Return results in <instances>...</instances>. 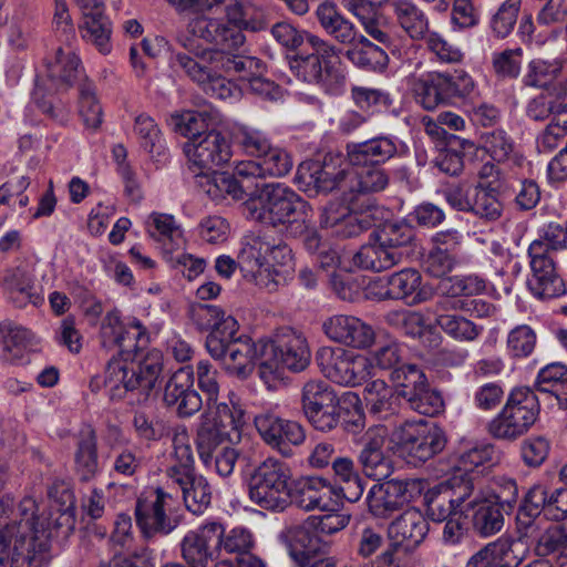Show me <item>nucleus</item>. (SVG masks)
Returning a JSON list of instances; mask_svg holds the SVG:
<instances>
[{"label":"nucleus","mask_w":567,"mask_h":567,"mask_svg":"<svg viewBox=\"0 0 567 567\" xmlns=\"http://www.w3.org/2000/svg\"><path fill=\"white\" fill-rule=\"evenodd\" d=\"M293 166L290 154L282 147L272 144V146L258 159L239 161L238 173L245 178H251L258 185L264 183L266 177H282L287 175Z\"/></svg>","instance_id":"nucleus-26"},{"label":"nucleus","mask_w":567,"mask_h":567,"mask_svg":"<svg viewBox=\"0 0 567 567\" xmlns=\"http://www.w3.org/2000/svg\"><path fill=\"white\" fill-rule=\"evenodd\" d=\"M190 313L193 321L200 330L209 331L205 342H208L215 333L219 332L224 336L239 329L235 317L214 305H194Z\"/></svg>","instance_id":"nucleus-38"},{"label":"nucleus","mask_w":567,"mask_h":567,"mask_svg":"<svg viewBox=\"0 0 567 567\" xmlns=\"http://www.w3.org/2000/svg\"><path fill=\"white\" fill-rule=\"evenodd\" d=\"M483 147L494 161L507 163L513 168H520L526 163L524 155L516 150L514 142L503 130L485 134Z\"/></svg>","instance_id":"nucleus-46"},{"label":"nucleus","mask_w":567,"mask_h":567,"mask_svg":"<svg viewBox=\"0 0 567 567\" xmlns=\"http://www.w3.org/2000/svg\"><path fill=\"white\" fill-rule=\"evenodd\" d=\"M468 212L486 220H496L502 215L503 205L494 190L480 183L474 189Z\"/></svg>","instance_id":"nucleus-61"},{"label":"nucleus","mask_w":567,"mask_h":567,"mask_svg":"<svg viewBox=\"0 0 567 567\" xmlns=\"http://www.w3.org/2000/svg\"><path fill=\"white\" fill-rule=\"evenodd\" d=\"M535 393L527 388L513 390L502 410L487 423L489 436L498 441L514 442L534 425L538 416Z\"/></svg>","instance_id":"nucleus-7"},{"label":"nucleus","mask_w":567,"mask_h":567,"mask_svg":"<svg viewBox=\"0 0 567 567\" xmlns=\"http://www.w3.org/2000/svg\"><path fill=\"white\" fill-rule=\"evenodd\" d=\"M0 284L9 300L18 308L43 303V297L35 290L31 277L23 270L9 269L3 272Z\"/></svg>","instance_id":"nucleus-36"},{"label":"nucleus","mask_w":567,"mask_h":567,"mask_svg":"<svg viewBox=\"0 0 567 567\" xmlns=\"http://www.w3.org/2000/svg\"><path fill=\"white\" fill-rule=\"evenodd\" d=\"M101 343L106 349L118 348L116 358L130 357L145 348L150 341L146 328L137 318H128L122 321L120 311H109L101 322Z\"/></svg>","instance_id":"nucleus-13"},{"label":"nucleus","mask_w":567,"mask_h":567,"mask_svg":"<svg viewBox=\"0 0 567 567\" xmlns=\"http://www.w3.org/2000/svg\"><path fill=\"white\" fill-rule=\"evenodd\" d=\"M75 473L82 482H90L100 473L97 440L94 431L81 433L74 453Z\"/></svg>","instance_id":"nucleus-42"},{"label":"nucleus","mask_w":567,"mask_h":567,"mask_svg":"<svg viewBox=\"0 0 567 567\" xmlns=\"http://www.w3.org/2000/svg\"><path fill=\"white\" fill-rule=\"evenodd\" d=\"M496 567H517L529 553V546L524 537H499L489 543Z\"/></svg>","instance_id":"nucleus-52"},{"label":"nucleus","mask_w":567,"mask_h":567,"mask_svg":"<svg viewBox=\"0 0 567 567\" xmlns=\"http://www.w3.org/2000/svg\"><path fill=\"white\" fill-rule=\"evenodd\" d=\"M337 497L338 489L321 476L300 477L291 492V502L306 512L330 511Z\"/></svg>","instance_id":"nucleus-24"},{"label":"nucleus","mask_w":567,"mask_h":567,"mask_svg":"<svg viewBox=\"0 0 567 567\" xmlns=\"http://www.w3.org/2000/svg\"><path fill=\"white\" fill-rule=\"evenodd\" d=\"M567 135V103L566 106L556 111L549 124L537 140L538 148L545 152L555 150Z\"/></svg>","instance_id":"nucleus-64"},{"label":"nucleus","mask_w":567,"mask_h":567,"mask_svg":"<svg viewBox=\"0 0 567 567\" xmlns=\"http://www.w3.org/2000/svg\"><path fill=\"white\" fill-rule=\"evenodd\" d=\"M184 151L188 162L200 171L224 165L233 156L229 140L215 130L207 132L198 141H188Z\"/></svg>","instance_id":"nucleus-21"},{"label":"nucleus","mask_w":567,"mask_h":567,"mask_svg":"<svg viewBox=\"0 0 567 567\" xmlns=\"http://www.w3.org/2000/svg\"><path fill=\"white\" fill-rule=\"evenodd\" d=\"M422 481L390 480L373 485L367 496L369 512L377 518H386L421 495Z\"/></svg>","instance_id":"nucleus-14"},{"label":"nucleus","mask_w":567,"mask_h":567,"mask_svg":"<svg viewBox=\"0 0 567 567\" xmlns=\"http://www.w3.org/2000/svg\"><path fill=\"white\" fill-rule=\"evenodd\" d=\"M237 267L247 281L274 292L293 271L295 256L284 240L267 233H249L241 238L237 260L221 255L215 261L217 274L225 279H229Z\"/></svg>","instance_id":"nucleus-2"},{"label":"nucleus","mask_w":567,"mask_h":567,"mask_svg":"<svg viewBox=\"0 0 567 567\" xmlns=\"http://www.w3.org/2000/svg\"><path fill=\"white\" fill-rule=\"evenodd\" d=\"M463 309L461 300L443 298L429 308L435 324L451 339L461 343L474 342L482 334V326L474 323L455 311Z\"/></svg>","instance_id":"nucleus-19"},{"label":"nucleus","mask_w":567,"mask_h":567,"mask_svg":"<svg viewBox=\"0 0 567 567\" xmlns=\"http://www.w3.org/2000/svg\"><path fill=\"white\" fill-rule=\"evenodd\" d=\"M11 535L0 534V567H45L41 554H31L14 542ZM38 553H41L39 550Z\"/></svg>","instance_id":"nucleus-53"},{"label":"nucleus","mask_w":567,"mask_h":567,"mask_svg":"<svg viewBox=\"0 0 567 567\" xmlns=\"http://www.w3.org/2000/svg\"><path fill=\"white\" fill-rule=\"evenodd\" d=\"M173 497L162 488H151L141 494L136 502V523L146 537L167 535L175 525L167 515Z\"/></svg>","instance_id":"nucleus-17"},{"label":"nucleus","mask_w":567,"mask_h":567,"mask_svg":"<svg viewBox=\"0 0 567 567\" xmlns=\"http://www.w3.org/2000/svg\"><path fill=\"white\" fill-rule=\"evenodd\" d=\"M429 532V524L423 514L410 508L402 513L389 526V536L393 540L389 547L403 546L405 550L417 547Z\"/></svg>","instance_id":"nucleus-28"},{"label":"nucleus","mask_w":567,"mask_h":567,"mask_svg":"<svg viewBox=\"0 0 567 567\" xmlns=\"http://www.w3.org/2000/svg\"><path fill=\"white\" fill-rule=\"evenodd\" d=\"M219 373L209 361H199L197 364V379L200 390L207 395V410L221 419L220 422L239 424L241 421L243 406L237 396L231 393L229 403L218 402Z\"/></svg>","instance_id":"nucleus-23"},{"label":"nucleus","mask_w":567,"mask_h":567,"mask_svg":"<svg viewBox=\"0 0 567 567\" xmlns=\"http://www.w3.org/2000/svg\"><path fill=\"white\" fill-rule=\"evenodd\" d=\"M240 419L239 424H228L220 422L221 419L212 411H206L202 415V423L196 433V447L205 466L212 465L213 455L220 449L224 440L229 442L240 440V431L246 423L245 411Z\"/></svg>","instance_id":"nucleus-18"},{"label":"nucleus","mask_w":567,"mask_h":567,"mask_svg":"<svg viewBox=\"0 0 567 567\" xmlns=\"http://www.w3.org/2000/svg\"><path fill=\"white\" fill-rule=\"evenodd\" d=\"M398 25L412 40H422L429 33V18L414 0H386Z\"/></svg>","instance_id":"nucleus-35"},{"label":"nucleus","mask_w":567,"mask_h":567,"mask_svg":"<svg viewBox=\"0 0 567 567\" xmlns=\"http://www.w3.org/2000/svg\"><path fill=\"white\" fill-rule=\"evenodd\" d=\"M20 519L12 520L2 528L0 534L4 533L11 535V540L17 539V544L38 556L41 550V556L45 564L51 559L50 545L48 537L43 532L38 529L37 503L32 497H24L19 504Z\"/></svg>","instance_id":"nucleus-15"},{"label":"nucleus","mask_w":567,"mask_h":567,"mask_svg":"<svg viewBox=\"0 0 567 567\" xmlns=\"http://www.w3.org/2000/svg\"><path fill=\"white\" fill-rule=\"evenodd\" d=\"M391 380L399 396L405 401L415 395V392L427 381L424 372L415 364H405L395 368Z\"/></svg>","instance_id":"nucleus-58"},{"label":"nucleus","mask_w":567,"mask_h":567,"mask_svg":"<svg viewBox=\"0 0 567 567\" xmlns=\"http://www.w3.org/2000/svg\"><path fill=\"white\" fill-rule=\"evenodd\" d=\"M133 133L140 146L152 157H161L166 154L162 131L150 115L143 113L135 117Z\"/></svg>","instance_id":"nucleus-50"},{"label":"nucleus","mask_w":567,"mask_h":567,"mask_svg":"<svg viewBox=\"0 0 567 567\" xmlns=\"http://www.w3.org/2000/svg\"><path fill=\"white\" fill-rule=\"evenodd\" d=\"M215 118L212 112L188 110L172 113L167 124L174 132L188 137L189 141H198Z\"/></svg>","instance_id":"nucleus-43"},{"label":"nucleus","mask_w":567,"mask_h":567,"mask_svg":"<svg viewBox=\"0 0 567 567\" xmlns=\"http://www.w3.org/2000/svg\"><path fill=\"white\" fill-rule=\"evenodd\" d=\"M532 275L527 287L539 300L558 298L566 292L564 280L556 271L551 254L546 252L545 246L532 243L528 248Z\"/></svg>","instance_id":"nucleus-16"},{"label":"nucleus","mask_w":567,"mask_h":567,"mask_svg":"<svg viewBox=\"0 0 567 567\" xmlns=\"http://www.w3.org/2000/svg\"><path fill=\"white\" fill-rule=\"evenodd\" d=\"M332 468L342 483L339 489L343 497L351 503L359 501L363 494L364 484L353 461L348 457L337 458L333 461Z\"/></svg>","instance_id":"nucleus-55"},{"label":"nucleus","mask_w":567,"mask_h":567,"mask_svg":"<svg viewBox=\"0 0 567 567\" xmlns=\"http://www.w3.org/2000/svg\"><path fill=\"white\" fill-rule=\"evenodd\" d=\"M316 361L322 374L339 385L358 386L374 377L372 359L339 347H321Z\"/></svg>","instance_id":"nucleus-11"},{"label":"nucleus","mask_w":567,"mask_h":567,"mask_svg":"<svg viewBox=\"0 0 567 567\" xmlns=\"http://www.w3.org/2000/svg\"><path fill=\"white\" fill-rule=\"evenodd\" d=\"M346 58L354 65L371 71H383L389 64L386 52L363 34L359 35L357 43L349 45Z\"/></svg>","instance_id":"nucleus-44"},{"label":"nucleus","mask_w":567,"mask_h":567,"mask_svg":"<svg viewBox=\"0 0 567 567\" xmlns=\"http://www.w3.org/2000/svg\"><path fill=\"white\" fill-rule=\"evenodd\" d=\"M31 332L12 321L0 323L1 357L4 361L19 363L24 358Z\"/></svg>","instance_id":"nucleus-47"},{"label":"nucleus","mask_w":567,"mask_h":567,"mask_svg":"<svg viewBox=\"0 0 567 567\" xmlns=\"http://www.w3.org/2000/svg\"><path fill=\"white\" fill-rule=\"evenodd\" d=\"M388 184L389 175L381 165H351L348 175H344L343 179V185L348 187V194L350 195L346 199L353 203L358 195L381 192Z\"/></svg>","instance_id":"nucleus-30"},{"label":"nucleus","mask_w":567,"mask_h":567,"mask_svg":"<svg viewBox=\"0 0 567 567\" xmlns=\"http://www.w3.org/2000/svg\"><path fill=\"white\" fill-rule=\"evenodd\" d=\"M403 252L388 249L374 236L373 241L362 245L351 257L352 267L360 270L380 272L399 265L403 259Z\"/></svg>","instance_id":"nucleus-34"},{"label":"nucleus","mask_w":567,"mask_h":567,"mask_svg":"<svg viewBox=\"0 0 567 567\" xmlns=\"http://www.w3.org/2000/svg\"><path fill=\"white\" fill-rule=\"evenodd\" d=\"M403 453L413 464L423 463L442 452L446 436L441 427L424 421L404 422L393 433Z\"/></svg>","instance_id":"nucleus-12"},{"label":"nucleus","mask_w":567,"mask_h":567,"mask_svg":"<svg viewBox=\"0 0 567 567\" xmlns=\"http://www.w3.org/2000/svg\"><path fill=\"white\" fill-rule=\"evenodd\" d=\"M324 334L337 343L346 347L365 350L375 342V331L369 323L358 317L334 315L323 321Z\"/></svg>","instance_id":"nucleus-20"},{"label":"nucleus","mask_w":567,"mask_h":567,"mask_svg":"<svg viewBox=\"0 0 567 567\" xmlns=\"http://www.w3.org/2000/svg\"><path fill=\"white\" fill-rule=\"evenodd\" d=\"M290 70L301 82L317 85L330 95H340L347 75L341 68L337 48L315 34H306L303 48L289 60Z\"/></svg>","instance_id":"nucleus-3"},{"label":"nucleus","mask_w":567,"mask_h":567,"mask_svg":"<svg viewBox=\"0 0 567 567\" xmlns=\"http://www.w3.org/2000/svg\"><path fill=\"white\" fill-rule=\"evenodd\" d=\"M107 444L112 453L113 470L117 474L132 476L142 467L143 457L138 449L118 429L109 431Z\"/></svg>","instance_id":"nucleus-37"},{"label":"nucleus","mask_w":567,"mask_h":567,"mask_svg":"<svg viewBox=\"0 0 567 567\" xmlns=\"http://www.w3.org/2000/svg\"><path fill=\"white\" fill-rule=\"evenodd\" d=\"M260 349L259 375L268 386L281 380L286 370H305L311 358L306 337L289 327L277 330L271 339H264Z\"/></svg>","instance_id":"nucleus-4"},{"label":"nucleus","mask_w":567,"mask_h":567,"mask_svg":"<svg viewBox=\"0 0 567 567\" xmlns=\"http://www.w3.org/2000/svg\"><path fill=\"white\" fill-rule=\"evenodd\" d=\"M474 529L483 537L497 534L504 526V516L498 502L484 498L473 511Z\"/></svg>","instance_id":"nucleus-54"},{"label":"nucleus","mask_w":567,"mask_h":567,"mask_svg":"<svg viewBox=\"0 0 567 567\" xmlns=\"http://www.w3.org/2000/svg\"><path fill=\"white\" fill-rule=\"evenodd\" d=\"M146 229L152 238L163 245L165 256L184 244L183 230L173 215L152 213L146 220Z\"/></svg>","instance_id":"nucleus-41"},{"label":"nucleus","mask_w":567,"mask_h":567,"mask_svg":"<svg viewBox=\"0 0 567 567\" xmlns=\"http://www.w3.org/2000/svg\"><path fill=\"white\" fill-rule=\"evenodd\" d=\"M183 493L187 509L194 514H202L210 504L212 492L207 481L203 476L190 474L188 481L176 483Z\"/></svg>","instance_id":"nucleus-57"},{"label":"nucleus","mask_w":567,"mask_h":567,"mask_svg":"<svg viewBox=\"0 0 567 567\" xmlns=\"http://www.w3.org/2000/svg\"><path fill=\"white\" fill-rule=\"evenodd\" d=\"M105 7L82 14L80 31L82 38L93 44L102 54L112 51V23L104 13Z\"/></svg>","instance_id":"nucleus-40"},{"label":"nucleus","mask_w":567,"mask_h":567,"mask_svg":"<svg viewBox=\"0 0 567 567\" xmlns=\"http://www.w3.org/2000/svg\"><path fill=\"white\" fill-rule=\"evenodd\" d=\"M396 153V142L390 136H378L362 143H353L347 146V157L350 165H381L394 157Z\"/></svg>","instance_id":"nucleus-33"},{"label":"nucleus","mask_w":567,"mask_h":567,"mask_svg":"<svg viewBox=\"0 0 567 567\" xmlns=\"http://www.w3.org/2000/svg\"><path fill=\"white\" fill-rule=\"evenodd\" d=\"M235 143L248 156L260 158L271 146L268 133L249 125H239L233 133Z\"/></svg>","instance_id":"nucleus-56"},{"label":"nucleus","mask_w":567,"mask_h":567,"mask_svg":"<svg viewBox=\"0 0 567 567\" xmlns=\"http://www.w3.org/2000/svg\"><path fill=\"white\" fill-rule=\"evenodd\" d=\"M262 344L264 339L255 342L248 336L239 334V329L224 336L215 333L205 342L213 359L220 361L228 373L243 379L252 372L256 360L261 363Z\"/></svg>","instance_id":"nucleus-9"},{"label":"nucleus","mask_w":567,"mask_h":567,"mask_svg":"<svg viewBox=\"0 0 567 567\" xmlns=\"http://www.w3.org/2000/svg\"><path fill=\"white\" fill-rule=\"evenodd\" d=\"M218 522H207L186 533L179 546L187 567H207L218 556Z\"/></svg>","instance_id":"nucleus-22"},{"label":"nucleus","mask_w":567,"mask_h":567,"mask_svg":"<svg viewBox=\"0 0 567 567\" xmlns=\"http://www.w3.org/2000/svg\"><path fill=\"white\" fill-rule=\"evenodd\" d=\"M290 467L272 457L266 458L251 473L248 482L250 501L261 508L280 512L289 504Z\"/></svg>","instance_id":"nucleus-8"},{"label":"nucleus","mask_w":567,"mask_h":567,"mask_svg":"<svg viewBox=\"0 0 567 567\" xmlns=\"http://www.w3.org/2000/svg\"><path fill=\"white\" fill-rule=\"evenodd\" d=\"M80 114L87 128L96 130L102 123V107L96 97L95 86L90 81H83L79 86Z\"/></svg>","instance_id":"nucleus-60"},{"label":"nucleus","mask_w":567,"mask_h":567,"mask_svg":"<svg viewBox=\"0 0 567 567\" xmlns=\"http://www.w3.org/2000/svg\"><path fill=\"white\" fill-rule=\"evenodd\" d=\"M535 551L538 556H550L553 561L563 567L567 565V532L560 525H549L539 536Z\"/></svg>","instance_id":"nucleus-51"},{"label":"nucleus","mask_w":567,"mask_h":567,"mask_svg":"<svg viewBox=\"0 0 567 567\" xmlns=\"http://www.w3.org/2000/svg\"><path fill=\"white\" fill-rule=\"evenodd\" d=\"M344 175H348V171L337 172L336 167L329 163L306 162L298 167V178L308 188L322 193L339 188L343 196H347L348 187L343 185Z\"/></svg>","instance_id":"nucleus-32"},{"label":"nucleus","mask_w":567,"mask_h":567,"mask_svg":"<svg viewBox=\"0 0 567 567\" xmlns=\"http://www.w3.org/2000/svg\"><path fill=\"white\" fill-rule=\"evenodd\" d=\"M421 275L414 269H403L391 275L388 289L383 297L388 299H405L412 296L421 285Z\"/></svg>","instance_id":"nucleus-62"},{"label":"nucleus","mask_w":567,"mask_h":567,"mask_svg":"<svg viewBox=\"0 0 567 567\" xmlns=\"http://www.w3.org/2000/svg\"><path fill=\"white\" fill-rule=\"evenodd\" d=\"M315 14L320 27L337 43L346 47L357 43L361 34L360 31L352 21L340 12L336 3L331 1L321 2Z\"/></svg>","instance_id":"nucleus-29"},{"label":"nucleus","mask_w":567,"mask_h":567,"mask_svg":"<svg viewBox=\"0 0 567 567\" xmlns=\"http://www.w3.org/2000/svg\"><path fill=\"white\" fill-rule=\"evenodd\" d=\"M163 369L158 351L150 352L142 361L132 357L112 358L105 369L104 385L112 399H122L127 392L154 388Z\"/></svg>","instance_id":"nucleus-6"},{"label":"nucleus","mask_w":567,"mask_h":567,"mask_svg":"<svg viewBox=\"0 0 567 567\" xmlns=\"http://www.w3.org/2000/svg\"><path fill=\"white\" fill-rule=\"evenodd\" d=\"M320 533L309 524V517L300 525L290 526L284 533L290 557L298 566H307L309 559L328 548Z\"/></svg>","instance_id":"nucleus-27"},{"label":"nucleus","mask_w":567,"mask_h":567,"mask_svg":"<svg viewBox=\"0 0 567 567\" xmlns=\"http://www.w3.org/2000/svg\"><path fill=\"white\" fill-rule=\"evenodd\" d=\"M441 485L447 493L456 511L460 509V513H463V515H467L470 511H474L478 502L484 499L482 498L481 492L474 488V484L467 475H455L446 482L441 483Z\"/></svg>","instance_id":"nucleus-48"},{"label":"nucleus","mask_w":567,"mask_h":567,"mask_svg":"<svg viewBox=\"0 0 567 567\" xmlns=\"http://www.w3.org/2000/svg\"><path fill=\"white\" fill-rule=\"evenodd\" d=\"M567 71V61L561 59H533L526 68L523 82L526 86L547 89Z\"/></svg>","instance_id":"nucleus-45"},{"label":"nucleus","mask_w":567,"mask_h":567,"mask_svg":"<svg viewBox=\"0 0 567 567\" xmlns=\"http://www.w3.org/2000/svg\"><path fill=\"white\" fill-rule=\"evenodd\" d=\"M341 4L358 19L368 35L381 44L391 43L390 34L383 29L381 13L371 0H341Z\"/></svg>","instance_id":"nucleus-39"},{"label":"nucleus","mask_w":567,"mask_h":567,"mask_svg":"<svg viewBox=\"0 0 567 567\" xmlns=\"http://www.w3.org/2000/svg\"><path fill=\"white\" fill-rule=\"evenodd\" d=\"M363 399L371 413L388 412L392 406L393 390L384 380L375 379L365 384Z\"/></svg>","instance_id":"nucleus-63"},{"label":"nucleus","mask_w":567,"mask_h":567,"mask_svg":"<svg viewBox=\"0 0 567 567\" xmlns=\"http://www.w3.org/2000/svg\"><path fill=\"white\" fill-rule=\"evenodd\" d=\"M194 372L189 367L179 368L173 373L164 389V402L174 406L182 417L192 416L203 405L200 395L193 389Z\"/></svg>","instance_id":"nucleus-25"},{"label":"nucleus","mask_w":567,"mask_h":567,"mask_svg":"<svg viewBox=\"0 0 567 567\" xmlns=\"http://www.w3.org/2000/svg\"><path fill=\"white\" fill-rule=\"evenodd\" d=\"M80 72V59L71 47H59L45 59L33 91V99L44 113L52 115L53 109L51 103L42 100L47 95L68 90L78 80Z\"/></svg>","instance_id":"nucleus-10"},{"label":"nucleus","mask_w":567,"mask_h":567,"mask_svg":"<svg viewBox=\"0 0 567 567\" xmlns=\"http://www.w3.org/2000/svg\"><path fill=\"white\" fill-rule=\"evenodd\" d=\"M443 72H427L415 79L413 92L416 101L425 110H434L447 102Z\"/></svg>","instance_id":"nucleus-49"},{"label":"nucleus","mask_w":567,"mask_h":567,"mask_svg":"<svg viewBox=\"0 0 567 567\" xmlns=\"http://www.w3.org/2000/svg\"><path fill=\"white\" fill-rule=\"evenodd\" d=\"M218 529V554L225 550L227 554L240 556L250 551L255 546L254 535L248 528L237 526L226 532L225 526L219 523Z\"/></svg>","instance_id":"nucleus-59"},{"label":"nucleus","mask_w":567,"mask_h":567,"mask_svg":"<svg viewBox=\"0 0 567 567\" xmlns=\"http://www.w3.org/2000/svg\"><path fill=\"white\" fill-rule=\"evenodd\" d=\"M245 208L252 220L290 227L292 221L307 214L308 206L288 186L281 183H269L257 184L252 197L245 202Z\"/></svg>","instance_id":"nucleus-5"},{"label":"nucleus","mask_w":567,"mask_h":567,"mask_svg":"<svg viewBox=\"0 0 567 567\" xmlns=\"http://www.w3.org/2000/svg\"><path fill=\"white\" fill-rule=\"evenodd\" d=\"M223 7L226 21L207 16L193 18L179 44L188 53L178 52L174 65L206 94L219 100H237L241 89L223 76V72H244L258 65L254 56L244 54L243 30H256L249 20L252 6L245 0H210L207 10Z\"/></svg>","instance_id":"nucleus-1"},{"label":"nucleus","mask_w":567,"mask_h":567,"mask_svg":"<svg viewBox=\"0 0 567 567\" xmlns=\"http://www.w3.org/2000/svg\"><path fill=\"white\" fill-rule=\"evenodd\" d=\"M239 161L235 163L233 174L221 172L215 173L207 182L206 193L214 200L230 197L235 200L250 199L257 184L251 178L239 175Z\"/></svg>","instance_id":"nucleus-31"}]
</instances>
